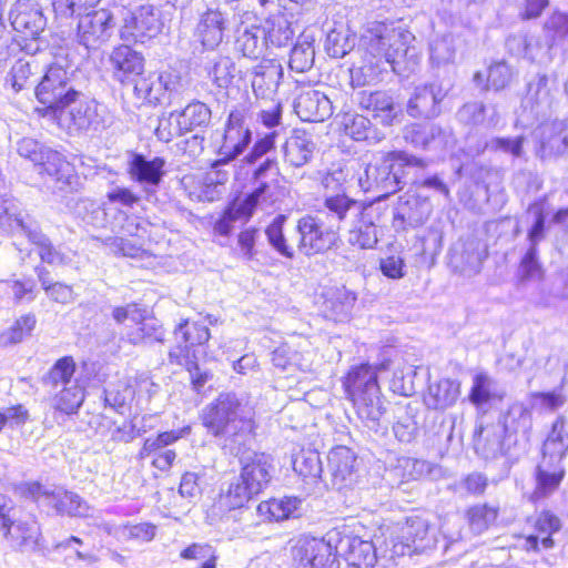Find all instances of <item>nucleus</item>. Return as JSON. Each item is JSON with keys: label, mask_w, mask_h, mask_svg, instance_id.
Returning a JSON list of instances; mask_svg holds the SVG:
<instances>
[{"label": "nucleus", "mask_w": 568, "mask_h": 568, "mask_svg": "<svg viewBox=\"0 0 568 568\" xmlns=\"http://www.w3.org/2000/svg\"><path fill=\"white\" fill-rule=\"evenodd\" d=\"M413 40L409 31L383 23L369 30L362 39V61L351 68L352 85L364 87L375 82L385 64L400 75L413 72L420 61L418 49L412 45Z\"/></svg>", "instance_id": "obj_1"}, {"label": "nucleus", "mask_w": 568, "mask_h": 568, "mask_svg": "<svg viewBox=\"0 0 568 568\" xmlns=\"http://www.w3.org/2000/svg\"><path fill=\"white\" fill-rule=\"evenodd\" d=\"M255 410L245 395L222 393L201 414L203 426L215 437H222L223 449L240 456L253 439Z\"/></svg>", "instance_id": "obj_2"}, {"label": "nucleus", "mask_w": 568, "mask_h": 568, "mask_svg": "<svg viewBox=\"0 0 568 568\" xmlns=\"http://www.w3.org/2000/svg\"><path fill=\"white\" fill-rule=\"evenodd\" d=\"M427 162L405 151H378L365 169L366 189L383 195L393 194L407 184L417 183L415 171L424 170Z\"/></svg>", "instance_id": "obj_3"}, {"label": "nucleus", "mask_w": 568, "mask_h": 568, "mask_svg": "<svg viewBox=\"0 0 568 568\" xmlns=\"http://www.w3.org/2000/svg\"><path fill=\"white\" fill-rule=\"evenodd\" d=\"M36 97L43 104L37 109L42 116H57L72 102H78L82 91L78 88L73 74L61 65H51L36 88Z\"/></svg>", "instance_id": "obj_4"}, {"label": "nucleus", "mask_w": 568, "mask_h": 568, "mask_svg": "<svg viewBox=\"0 0 568 568\" xmlns=\"http://www.w3.org/2000/svg\"><path fill=\"white\" fill-rule=\"evenodd\" d=\"M248 109L241 105L232 110L225 124L223 141L217 150V159L213 168L225 165L237 159L252 142Z\"/></svg>", "instance_id": "obj_5"}, {"label": "nucleus", "mask_w": 568, "mask_h": 568, "mask_svg": "<svg viewBox=\"0 0 568 568\" xmlns=\"http://www.w3.org/2000/svg\"><path fill=\"white\" fill-rule=\"evenodd\" d=\"M102 106L94 100L87 98L83 93L78 102H72L57 116H50L57 120L69 134H79L87 131H99L104 128V118L101 114Z\"/></svg>", "instance_id": "obj_6"}, {"label": "nucleus", "mask_w": 568, "mask_h": 568, "mask_svg": "<svg viewBox=\"0 0 568 568\" xmlns=\"http://www.w3.org/2000/svg\"><path fill=\"white\" fill-rule=\"evenodd\" d=\"M17 152L34 165L41 166L44 172L54 176L57 182L71 185V180L74 179L73 170L59 152L31 138H23L18 141Z\"/></svg>", "instance_id": "obj_7"}, {"label": "nucleus", "mask_w": 568, "mask_h": 568, "mask_svg": "<svg viewBox=\"0 0 568 568\" xmlns=\"http://www.w3.org/2000/svg\"><path fill=\"white\" fill-rule=\"evenodd\" d=\"M300 235L298 248L305 255H314L331 250L338 240V234L321 214H307L297 221Z\"/></svg>", "instance_id": "obj_8"}, {"label": "nucleus", "mask_w": 568, "mask_h": 568, "mask_svg": "<svg viewBox=\"0 0 568 568\" xmlns=\"http://www.w3.org/2000/svg\"><path fill=\"white\" fill-rule=\"evenodd\" d=\"M400 540L393 546L397 556H412L435 547L436 536L429 523L418 516L408 517L402 528Z\"/></svg>", "instance_id": "obj_9"}, {"label": "nucleus", "mask_w": 568, "mask_h": 568, "mask_svg": "<svg viewBox=\"0 0 568 568\" xmlns=\"http://www.w3.org/2000/svg\"><path fill=\"white\" fill-rule=\"evenodd\" d=\"M268 185L263 182L242 201H234L224 210L222 216L214 223V231L219 235L227 236L237 221L246 222L254 213L258 203L265 201Z\"/></svg>", "instance_id": "obj_10"}, {"label": "nucleus", "mask_w": 568, "mask_h": 568, "mask_svg": "<svg viewBox=\"0 0 568 568\" xmlns=\"http://www.w3.org/2000/svg\"><path fill=\"white\" fill-rule=\"evenodd\" d=\"M113 14L99 9L82 16L78 23L79 42L87 49L97 48L109 40L114 30Z\"/></svg>", "instance_id": "obj_11"}, {"label": "nucleus", "mask_w": 568, "mask_h": 568, "mask_svg": "<svg viewBox=\"0 0 568 568\" xmlns=\"http://www.w3.org/2000/svg\"><path fill=\"white\" fill-rule=\"evenodd\" d=\"M539 146L536 155L541 161L557 159L568 151V128L564 120L542 122L537 129Z\"/></svg>", "instance_id": "obj_12"}, {"label": "nucleus", "mask_w": 568, "mask_h": 568, "mask_svg": "<svg viewBox=\"0 0 568 568\" xmlns=\"http://www.w3.org/2000/svg\"><path fill=\"white\" fill-rule=\"evenodd\" d=\"M432 214L428 199L415 194L399 196L394 209L393 226L396 231L423 225Z\"/></svg>", "instance_id": "obj_13"}, {"label": "nucleus", "mask_w": 568, "mask_h": 568, "mask_svg": "<svg viewBox=\"0 0 568 568\" xmlns=\"http://www.w3.org/2000/svg\"><path fill=\"white\" fill-rule=\"evenodd\" d=\"M166 161L164 158L148 159L144 154L132 153L128 162V173L134 182L141 184L149 194L154 192L165 175Z\"/></svg>", "instance_id": "obj_14"}, {"label": "nucleus", "mask_w": 568, "mask_h": 568, "mask_svg": "<svg viewBox=\"0 0 568 568\" xmlns=\"http://www.w3.org/2000/svg\"><path fill=\"white\" fill-rule=\"evenodd\" d=\"M355 100L361 110L369 112L383 125H393L402 113L400 106L396 104L394 97L387 91L362 90L356 93Z\"/></svg>", "instance_id": "obj_15"}, {"label": "nucleus", "mask_w": 568, "mask_h": 568, "mask_svg": "<svg viewBox=\"0 0 568 568\" xmlns=\"http://www.w3.org/2000/svg\"><path fill=\"white\" fill-rule=\"evenodd\" d=\"M403 138L416 149L439 152L447 146L450 134L435 123H415L404 128Z\"/></svg>", "instance_id": "obj_16"}, {"label": "nucleus", "mask_w": 568, "mask_h": 568, "mask_svg": "<svg viewBox=\"0 0 568 568\" xmlns=\"http://www.w3.org/2000/svg\"><path fill=\"white\" fill-rule=\"evenodd\" d=\"M557 92L556 81L547 74L538 73L528 82L525 105L530 108L536 116H546L552 110Z\"/></svg>", "instance_id": "obj_17"}, {"label": "nucleus", "mask_w": 568, "mask_h": 568, "mask_svg": "<svg viewBox=\"0 0 568 568\" xmlns=\"http://www.w3.org/2000/svg\"><path fill=\"white\" fill-rule=\"evenodd\" d=\"M240 455L242 465L240 476L250 485V489L260 494L267 487L272 478L270 457L263 453L246 450V448Z\"/></svg>", "instance_id": "obj_18"}, {"label": "nucleus", "mask_w": 568, "mask_h": 568, "mask_svg": "<svg viewBox=\"0 0 568 568\" xmlns=\"http://www.w3.org/2000/svg\"><path fill=\"white\" fill-rule=\"evenodd\" d=\"M445 97L446 91L438 83L417 87L407 103V113L412 118H435Z\"/></svg>", "instance_id": "obj_19"}, {"label": "nucleus", "mask_w": 568, "mask_h": 568, "mask_svg": "<svg viewBox=\"0 0 568 568\" xmlns=\"http://www.w3.org/2000/svg\"><path fill=\"white\" fill-rule=\"evenodd\" d=\"M325 212L320 213L324 216L326 223L338 231L344 222L356 219L366 207L367 204L355 201L344 193L327 195L324 199Z\"/></svg>", "instance_id": "obj_20"}, {"label": "nucleus", "mask_w": 568, "mask_h": 568, "mask_svg": "<svg viewBox=\"0 0 568 568\" xmlns=\"http://www.w3.org/2000/svg\"><path fill=\"white\" fill-rule=\"evenodd\" d=\"M122 29V38L142 41L144 37L152 38L161 30L162 23L153 6H141L125 18Z\"/></svg>", "instance_id": "obj_21"}, {"label": "nucleus", "mask_w": 568, "mask_h": 568, "mask_svg": "<svg viewBox=\"0 0 568 568\" xmlns=\"http://www.w3.org/2000/svg\"><path fill=\"white\" fill-rule=\"evenodd\" d=\"M113 78L121 83L134 81L142 77L144 70L143 55L129 45L114 48L109 58Z\"/></svg>", "instance_id": "obj_22"}, {"label": "nucleus", "mask_w": 568, "mask_h": 568, "mask_svg": "<svg viewBox=\"0 0 568 568\" xmlns=\"http://www.w3.org/2000/svg\"><path fill=\"white\" fill-rule=\"evenodd\" d=\"M294 110L304 122H323L333 114V104L323 92L310 90L296 98Z\"/></svg>", "instance_id": "obj_23"}, {"label": "nucleus", "mask_w": 568, "mask_h": 568, "mask_svg": "<svg viewBox=\"0 0 568 568\" xmlns=\"http://www.w3.org/2000/svg\"><path fill=\"white\" fill-rule=\"evenodd\" d=\"M225 28L224 13L217 9H207L199 18L194 37L204 49L213 50L222 42Z\"/></svg>", "instance_id": "obj_24"}, {"label": "nucleus", "mask_w": 568, "mask_h": 568, "mask_svg": "<svg viewBox=\"0 0 568 568\" xmlns=\"http://www.w3.org/2000/svg\"><path fill=\"white\" fill-rule=\"evenodd\" d=\"M505 426L501 420L479 425L474 433V446L478 455L485 459L496 458L504 454Z\"/></svg>", "instance_id": "obj_25"}, {"label": "nucleus", "mask_w": 568, "mask_h": 568, "mask_svg": "<svg viewBox=\"0 0 568 568\" xmlns=\"http://www.w3.org/2000/svg\"><path fill=\"white\" fill-rule=\"evenodd\" d=\"M20 232L38 247V254L43 263L50 265H64L68 257L59 252L51 243L49 237L42 233L39 223L32 219L19 220Z\"/></svg>", "instance_id": "obj_26"}, {"label": "nucleus", "mask_w": 568, "mask_h": 568, "mask_svg": "<svg viewBox=\"0 0 568 568\" xmlns=\"http://www.w3.org/2000/svg\"><path fill=\"white\" fill-rule=\"evenodd\" d=\"M321 305L324 317L334 322L346 321L354 307L356 295L346 287H329L323 293Z\"/></svg>", "instance_id": "obj_27"}, {"label": "nucleus", "mask_w": 568, "mask_h": 568, "mask_svg": "<svg viewBox=\"0 0 568 568\" xmlns=\"http://www.w3.org/2000/svg\"><path fill=\"white\" fill-rule=\"evenodd\" d=\"M171 75L151 72L134 80V94L138 99L149 104H162L166 99L171 88Z\"/></svg>", "instance_id": "obj_28"}, {"label": "nucleus", "mask_w": 568, "mask_h": 568, "mask_svg": "<svg viewBox=\"0 0 568 568\" xmlns=\"http://www.w3.org/2000/svg\"><path fill=\"white\" fill-rule=\"evenodd\" d=\"M344 386L351 398L381 394L377 382V368L369 364H361L353 367L344 382Z\"/></svg>", "instance_id": "obj_29"}, {"label": "nucleus", "mask_w": 568, "mask_h": 568, "mask_svg": "<svg viewBox=\"0 0 568 568\" xmlns=\"http://www.w3.org/2000/svg\"><path fill=\"white\" fill-rule=\"evenodd\" d=\"M315 149L316 144L311 134L295 130L283 145L284 160L291 166L302 168L312 160Z\"/></svg>", "instance_id": "obj_30"}, {"label": "nucleus", "mask_w": 568, "mask_h": 568, "mask_svg": "<svg viewBox=\"0 0 568 568\" xmlns=\"http://www.w3.org/2000/svg\"><path fill=\"white\" fill-rule=\"evenodd\" d=\"M283 77L280 63L272 60L264 61L253 70L252 89L256 98L266 99L277 89Z\"/></svg>", "instance_id": "obj_31"}, {"label": "nucleus", "mask_w": 568, "mask_h": 568, "mask_svg": "<svg viewBox=\"0 0 568 568\" xmlns=\"http://www.w3.org/2000/svg\"><path fill=\"white\" fill-rule=\"evenodd\" d=\"M377 209L368 203L356 217L357 222L349 231L348 243L361 248H373L377 243V230L374 221Z\"/></svg>", "instance_id": "obj_32"}, {"label": "nucleus", "mask_w": 568, "mask_h": 568, "mask_svg": "<svg viewBox=\"0 0 568 568\" xmlns=\"http://www.w3.org/2000/svg\"><path fill=\"white\" fill-rule=\"evenodd\" d=\"M346 560L356 568L374 567L377 556L376 547L371 540H364L358 536H348L339 541Z\"/></svg>", "instance_id": "obj_33"}, {"label": "nucleus", "mask_w": 568, "mask_h": 568, "mask_svg": "<svg viewBox=\"0 0 568 568\" xmlns=\"http://www.w3.org/2000/svg\"><path fill=\"white\" fill-rule=\"evenodd\" d=\"M459 395V383L454 379L445 378L428 386V390L424 396V402L430 409L444 410L453 406L457 402Z\"/></svg>", "instance_id": "obj_34"}, {"label": "nucleus", "mask_w": 568, "mask_h": 568, "mask_svg": "<svg viewBox=\"0 0 568 568\" xmlns=\"http://www.w3.org/2000/svg\"><path fill=\"white\" fill-rule=\"evenodd\" d=\"M327 459L333 484L338 488L347 485L352 480L356 462L354 453L345 446H338L329 452Z\"/></svg>", "instance_id": "obj_35"}, {"label": "nucleus", "mask_w": 568, "mask_h": 568, "mask_svg": "<svg viewBox=\"0 0 568 568\" xmlns=\"http://www.w3.org/2000/svg\"><path fill=\"white\" fill-rule=\"evenodd\" d=\"M302 501V499L294 496L278 499L272 498L260 503L257 506V513L264 520L280 521L298 516Z\"/></svg>", "instance_id": "obj_36"}, {"label": "nucleus", "mask_w": 568, "mask_h": 568, "mask_svg": "<svg viewBox=\"0 0 568 568\" xmlns=\"http://www.w3.org/2000/svg\"><path fill=\"white\" fill-rule=\"evenodd\" d=\"M542 32L550 48L568 51V12L554 10L545 20Z\"/></svg>", "instance_id": "obj_37"}, {"label": "nucleus", "mask_w": 568, "mask_h": 568, "mask_svg": "<svg viewBox=\"0 0 568 568\" xmlns=\"http://www.w3.org/2000/svg\"><path fill=\"white\" fill-rule=\"evenodd\" d=\"M565 475L566 470L562 465H554L547 460H540L535 471V495L537 497L549 496L557 490Z\"/></svg>", "instance_id": "obj_38"}, {"label": "nucleus", "mask_w": 568, "mask_h": 568, "mask_svg": "<svg viewBox=\"0 0 568 568\" xmlns=\"http://www.w3.org/2000/svg\"><path fill=\"white\" fill-rule=\"evenodd\" d=\"M379 395L381 394L352 397L358 418L368 429L375 432H377L381 418L385 412Z\"/></svg>", "instance_id": "obj_39"}, {"label": "nucleus", "mask_w": 568, "mask_h": 568, "mask_svg": "<svg viewBox=\"0 0 568 568\" xmlns=\"http://www.w3.org/2000/svg\"><path fill=\"white\" fill-rule=\"evenodd\" d=\"M314 37L310 34H301L291 49L288 58V67L297 73L310 71L315 61Z\"/></svg>", "instance_id": "obj_40"}, {"label": "nucleus", "mask_w": 568, "mask_h": 568, "mask_svg": "<svg viewBox=\"0 0 568 568\" xmlns=\"http://www.w3.org/2000/svg\"><path fill=\"white\" fill-rule=\"evenodd\" d=\"M463 40L454 33L434 38L429 43L430 61L434 65H444L454 61Z\"/></svg>", "instance_id": "obj_41"}, {"label": "nucleus", "mask_w": 568, "mask_h": 568, "mask_svg": "<svg viewBox=\"0 0 568 568\" xmlns=\"http://www.w3.org/2000/svg\"><path fill=\"white\" fill-rule=\"evenodd\" d=\"M211 121L210 108L200 102L189 103L178 116V124L181 132L193 131L196 128H204Z\"/></svg>", "instance_id": "obj_42"}, {"label": "nucleus", "mask_w": 568, "mask_h": 568, "mask_svg": "<svg viewBox=\"0 0 568 568\" xmlns=\"http://www.w3.org/2000/svg\"><path fill=\"white\" fill-rule=\"evenodd\" d=\"M345 132L355 141H366L369 144H377L385 139L369 119L364 115L356 114L345 123Z\"/></svg>", "instance_id": "obj_43"}, {"label": "nucleus", "mask_w": 568, "mask_h": 568, "mask_svg": "<svg viewBox=\"0 0 568 568\" xmlns=\"http://www.w3.org/2000/svg\"><path fill=\"white\" fill-rule=\"evenodd\" d=\"M356 44V36L341 26L327 32L325 51L332 58H344Z\"/></svg>", "instance_id": "obj_44"}, {"label": "nucleus", "mask_w": 568, "mask_h": 568, "mask_svg": "<svg viewBox=\"0 0 568 568\" xmlns=\"http://www.w3.org/2000/svg\"><path fill=\"white\" fill-rule=\"evenodd\" d=\"M460 272L467 276L478 274L483 261L486 258L485 250L477 240H469L463 244L458 254Z\"/></svg>", "instance_id": "obj_45"}, {"label": "nucleus", "mask_w": 568, "mask_h": 568, "mask_svg": "<svg viewBox=\"0 0 568 568\" xmlns=\"http://www.w3.org/2000/svg\"><path fill=\"white\" fill-rule=\"evenodd\" d=\"M47 19L42 11L37 8H28L19 11L12 19V27L20 32H24L28 36H38L44 30Z\"/></svg>", "instance_id": "obj_46"}, {"label": "nucleus", "mask_w": 568, "mask_h": 568, "mask_svg": "<svg viewBox=\"0 0 568 568\" xmlns=\"http://www.w3.org/2000/svg\"><path fill=\"white\" fill-rule=\"evenodd\" d=\"M136 329L128 333V341L133 345L163 342L164 331L158 320L152 317H140L136 322Z\"/></svg>", "instance_id": "obj_47"}, {"label": "nucleus", "mask_w": 568, "mask_h": 568, "mask_svg": "<svg viewBox=\"0 0 568 568\" xmlns=\"http://www.w3.org/2000/svg\"><path fill=\"white\" fill-rule=\"evenodd\" d=\"M506 432L523 433L528 435L532 428L531 410L523 403L513 404L501 420Z\"/></svg>", "instance_id": "obj_48"}, {"label": "nucleus", "mask_w": 568, "mask_h": 568, "mask_svg": "<svg viewBox=\"0 0 568 568\" xmlns=\"http://www.w3.org/2000/svg\"><path fill=\"white\" fill-rule=\"evenodd\" d=\"M6 538L11 539L18 547L33 548L37 545L39 531L33 524L14 523L10 518L8 526L2 527Z\"/></svg>", "instance_id": "obj_49"}, {"label": "nucleus", "mask_w": 568, "mask_h": 568, "mask_svg": "<svg viewBox=\"0 0 568 568\" xmlns=\"http://www.w3.org/2000/svg\"><path fill=\"white\" fill-rule=\"evenodd\" d=\"M460 121L469 124H484L494 128L499 122V115L495 108H491V114L486 116V106L481 102L465 103L457 113Z\"/></svg>", "instance_id": "obj_50"}, {"label": "nucleus", "mask_w": 568, "mask_h": 568, "mask_svg": "<svg viewBox=\"0 0 568 568\" xmlns=\"http://www.w3.org/2000/svg\"><path fill=\"white\" fill-rule=\"evenodd\" d=\"M250 488V485H247L246 481L239 475L231 481L226 493L221 496V503L230 509L241 508L250 499L258 495L255 490Z\"/></svg>", "instance_id": "obj_51"}, {"label": "nucleus", "mask_w": 568, "mask_h": 568, "mask_svg": "<svg viewBox=\"0 0 568 568\" xmlns=\"http://www.w3.org/2000/svg\"><path fill=\"white\" fill-rule=\"evenodd\" d=\"M293 469L304 478H318L323 470L320 454L316 450L302 449L293 458Z\"/></svg>", "instance_id": "obj_52"}, {"label": "nucleus", "mask_w": 568, "mask_h": 568, "mask_svg": "<svg viewBox=\"0 0 568 568\" xmlns=\"http://www.w3.org/2000/svg\"><path fill=\"white\" fill-rule=\"evenodd\" d=\"M55 408L65 413H75L84 400V389L77 383L73 382L63 388L55 395Z\"/></svg>", "instance_id": "obj_53"}, {"label": "nucleus", "mask_w": 568, "mask_h": 568, "mask_svg": "<svg viewBox=\"0 0 568 568\" xmlns=\"http://www.w3.org/2000/svg\"><path fill=\"white\" fill-rule=\"evenodd\" d=\"M50 503L58 513L69 516H84L88 510L87 503L79 495L70 491L52 494Z\"/></svg>", "instance_id": "obj_54"}, {"label": "nucleus", "mask_w": 568, "mask_h": 568, "mask_svg": "<svg viewBox=\"0 0 568 568\" xmlns=\"http://www.w3.org/2000/svg\"><path fill=\"white\" fill-rule=\"evenodd\" d=\"M286 221L285 215H277L266 227L265 235L270 245L282 256L287 258L294 257V250L287 244L283 232V225Z\"/></svg>", "instance_id": "obj_55"}, {"label": "nucleus", "mask_w": 568, "mask_h": 568, "mask_svg": "<svg viewBox=\"0 0 568 568\" xmlns=\"http://www.w3.org/2000/svg\"><path fill=\"white\" fill-rule=\"evenodd\" d=\"M32 219L28 213L18 210L16 202L0 193V227L7 231H19V220Z\"/></svg>", "instance_id": "obj_56"}, {"label": "nucleus", "mask_w": 568, "mask_h": 568, "mask_svg": "<svg viewBox=\"0 0 568 568\" xmlns=\"http://www.w3.org/2000/svg\"><path fill=\"white\" fill-rule=\"evenodd\" d=\"M75 371V364L71 356H65L57 361L53 367L49 371L43 378V383L48 386L58 387L59 385L65 386L74 381L72 376Z\"/></svg>", "instance_id": "obj_57"}, {"label": "nucleus", "mask_w": 568, "mask_h": 568, "mask_svg": "<svg viewBox=\"0 0 568 568\" xmlns=\"http://www.w3.org/2000/svg\"><path fill=\"white\" fill-rule=\"evenodd\" d=\"M175 334H181L184 343L193 349L205 344L211 337L207 326L199 322H189L187 320L179 324Z\"/></svg>", "instance_id": "obj_58"}, {"label": "nucleus", "mask_w": 568, "mask_h": 568, "mask_svg": "<svg viewBox=\"0 0 568 568\" xmlns=\"http://www.w3.org/2000/svg\"><path fill=\"white\" fill-rule=\"evenodd\" d=\"M418 426L408 405L400 409L393 425L395 437L402 443H410L417 435Z\"/></svg>", "instance_id": "obj_59"}, {"label": "nucleus", "mask_w": 568, "mask_h": 568, "mask_svg": "<svg viewBox=\"0 0 568 568\" xmlns=\"http://www.w3.org/2000/svg\"><path fill=\"white\" fill-rule=\"evenodd\" d=\"M525 135L517 136H496L486 142L485 148L494 152H503L513 158L520 159L525 155L524 144Z\"/></svg>", "instance_id": "obj_60"}, {"label": "nucleus", "mask_w": 568, "mask_h": 568, "mask_svg": "<svg viewBox=\"0 0 568 568\" xmlns=\"http://www.w3.org/2000/svg\"><path fill=\"white\" fill-rule=\"evenodd\" d=\"M36 326L34 315H23L16 321V323L6 332L0 335V344L8 346L20 343L27 335H29Z\"/></svg>", "instance_id": "obj_61"}, {"label": "nucleus", "mask_w": 568, "mask_h": 568, "mask_svg": "<svg viewBox=\"0 0 568 568\" xmlns=\"http://www.w3.org/2000/svg\"><path fill=\"white\" fill-rule=\"evenodd\" d=\"M318 538H301L292 549L293 561L296 568H310L314 558L317 547L320 545Z\"/></svg>", "instance_id": "obj_62"}, {"label": "nucleus", "mask_w": 568, "mask_h": 568, "mask_svg": "<svg viewBox=\"0 0 568 568\" xmlns=\"http://www.w3.org/2000/svg\"><path fill=\"white\" fill-rule=\"evenodd\" d=\"M498 509L487 505H477L468 510L470 528L480 534L486 530L497 518Z\"/></svg>", "instance_id": "obj_63"}, {"label": "nucleus", "mask_w": 568, "mask_h": 568, "mask_svg": "<svg viewBox=\"0 0 568 568\" xmlns=\"http://www.w3.org/2000/svg\"><path fill=\"white\" fill-rule=\"evenodd\" d=\"M513 68L504 60L489 65L487 74V84L495 91L505 89L514 78Z\"/></svg>", "instance_id": "obj_64"}]
</instances>
